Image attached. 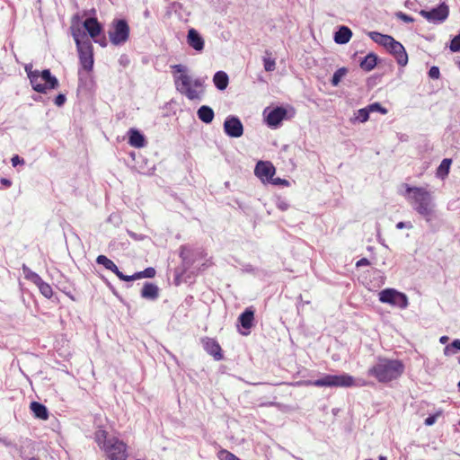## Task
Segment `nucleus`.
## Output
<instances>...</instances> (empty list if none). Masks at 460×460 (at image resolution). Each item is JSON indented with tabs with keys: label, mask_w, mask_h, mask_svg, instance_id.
Masks as SVG:
<instances>
[{
	"label": "nucleus",
	"mask_w": 460,
	"mask_h": 460,
	"mask_svg": "<svg viewBox=\"0 0 460 460\" xmlns=\"http://www.w3.org/2000/svg\"><path fill=\"white\" fill-rule=\"evenodd\" d=\"M213 83L215 86L220 91L226 89L229 83L227 74L224 71L217 72L213 76Z\"/></svg>",
	"instance_id": "23"
},
{
	"label": "nucleus",
	"mask_w": 460,
	"mask_h": 460,
	"mask_svg": "<svg viewBox=\"0 0 460 460\" xmlns=\"http://www.w3.org/2000/svg\"><path fill=\"white\" fill-rule=\"evenodd\" d=\"M128 143L134 147L140 148L145 146L146 139L137 129L131 128L128 131Z\"/></svg>",
	"instance_id": "19"
},
{
	"label": "nucleus",
	"mask_w": 460,
	"mask_h": 460,
	"mask_svg": "<svg viewBox=\"0 0 460 460\" xmlns=\"http://www.w3.org/2000/svg\"><path fill=\"white\" fill-rule=\"evenodd\" d=\"M368 36L373 40L376 43L384 46L385 49L392 42L394 38L389 35H385L376 31L368 32Z\"/></svg>",
	"instance_id": "25"
},
{
	"label": "nucleus",
	"mask_w": 460,
	"mask_h": 460,
	"mask_svg": "<svg viewBox=\"0 0 460 460\" xmlns=\"http://www.w3.org/2000/svg\"><path fill=\"white\" fill-rule=\"evenodd\" d=\"M155 270L152 267H149V268H146L145 270L143 271H139V272H137L136 273V277L138 278V279H144V278H154L155 276Z\"/></svg>",
	"instance_id": "35"
},
{
	"label": "nucleus",
	"mask_w": 460,
	"mask_h": 460,
	"mask_svg": "<svg viewBox=\"0 0 460 460\" xmlns=\"http://www.w3.org/2000/svg\"><path fill=\"white\" fill-rule=\"evenodd\" d=\"M304 384L316 387H352L367 385L365 381L356 382L352 376L346 373L341 375H323L316 380L305 381Z\"/></svg>",
	"instance_id": "5"
},
{
	"label": "nucleus",
	"mask_w": 460,
	"mask_h": 460,
	"mask_svg": "<svg viewBox=\"0 0 460 460\" xmlns=\"http://www.w3.org/2000/svg\"><path fill=\"white\" fill-rule=\"evenodd\" d=\"M436 417L435 416H429L425 420V424L428 426H431L435 423Z\"/></svg>",
	"instance_id": "48"
},
{
	"label": "nucleus",
	"mask_w": 460,
	"mask_h": 460,
	"mask_svg": "<svg viewBox=\"0 0 460 460\" xmlns=\"http://www.w3.org/2000/svg\"><path fill=\"white\" fill-rule=\"evenodd\" d=\"M11 162H12V165L13 167L17 166L18 164H24V160L22 158H21L19 155H13L11 159Z\"/></svg>",
	"instance_id": "44"
},
{
	"label": "nucleus",
	"mask_w": 460,
	"mask_h": 460,
	"mask_svg": "<svg viewBox=\"0 0 460 460\" xmlns=\"http://www.w3.org/2000/svg\"><path fill=\"white\" fill-rule=\"evenodd\" d=\"M403 370L404 365L401 360L379 358L367 370V375L374 376L380 383H387L401 376Z\"/></svg>",
	"instance_id": "3"
},
{
	"label": "nucleus",
	"mask_w": 460,
	"mask_h": 460,
	"mask_svg": "<svg viewBox=\"0 0 460 460\" xmlns=\"http://www.w3.org/2000/svg\"><path fill=\"white\" fill-rule=\"evenodd\" d=\"M84 28L87 31L92 39H95L102 31V24L96 18H87L83 22Z\"/></svg>",
	"instance_id": "18"
},
{
	"label": "nucleus",
	"mask_w": 460,
	"mask_h": 460,
	"mask_svg": "<svg viewBox=\"0 0 460 460\" xmlns=\"http://www.w3.org/2000/svg\"><path fill=\"white\" fill-rule=\"evenodd\" d=\"M187 43L195 50L200 52L204 49V40L197 30L191 28L188 31Z\"/></svg>",
	"instance_id": "17"
},
{
	"label": "nucleus",
	"mask_w": 460,
	"mask_h": 460,
	"mask_svg": "<svg viewBox=\"0 0 460 460\" xmlns=\"http://www.w3.org/2000/svg\"><path fill=\"white\" fill-rule=\"evenodd\" d=\"M411 226H411L410 223H409V224H407V223H405V222H399V223H397V225H396V228H397V229H402V228H404V227L411 228Z\"/></svg>",
	"instance_id": "47"
},
{
	"label": "nucleus",
	"mask_w": 460,
	"mask_h": 460,
	"mask_svg": "<svg viewBox=\"0 0 460 460\" xmlns=\"http://www.w3.org/2000/svg\"><path fill=\"white\" fill-rule=\"evenodd\" d=\"M72 36L75 41L76 48L83 44L90 43L91 40L87 38L85 32L80 28L72 27Z\"/></svg>",
	"instance_id": "28"
},
{
	"label": "nucleus",
	"mask_w": 460,
	"mask_h": 460,
	"mask_svg": "<svg viewBox=\"0 0 460 460\" xmlns=\"http://www.w3.org/2000/svg\"><path fill=\"white\" fill-rule=\"evenodd\" d=\"M352 37L351 30L347 26H341L334 34V41L337 44H346Z\"/></svg>",
	"instance_id": "20"
},
{
	"label": "nucleus",
	"mask_w": 460,
	"mask_h": 460,
	"mask_svg": "<svg viewBox=\"0 0 460 460\" xmlns=\"http://www.w3.org/2000/svg\"><path fill=\"white\" fill-rule=\"evenodd\" d=\"M22 273L24 275V278L27 280L31 281L33 284H35L40 292L47 298H50L53 295L52 288L49 284L46 283L42 280V279L40 277L39 274L32 271L27 265L23 264L22 267Z\"/></svg>",
	"instance_id": "9"
},
{
	"label": "nucleus",
	"mask_w": 460,
	"mask_h": 460,
	"mask_svg": "<svg viewBox=\"0 0 460 460\" xmlns=\"http://www.w3.org/2000/svg\"><path fill=\"white\" fill-rule=\"evenodd\" d=\"M367 111H369V112L378 111L384 115L388 112L387 109L381 106V104L379 102H374V103L367 105Z\"/></svg>",
	"instance_id": "37"
},
{
	"label": "nucleus",
	"mask_w": 460,
	"mask_h": 460,
	"mask_svg": "<svg viewBox=\"0 0 460 460\" xmlns=\"http://www.w3.org/2000/svg\"><path fill=\"white\" fill-rule=\"evenodd\" d=\"M241 460V459H240Z\"/></svg>",
	"instance_id": "63"
},
{
	"label": "nucleus",
	"mask_w": 460,
	"mask_h": 460,
	"mask_svg": "<svg viewBox=\"0 0 460 460\" xmlns=\"http://www.w3.org/2000/svg\"><path fill=\"white\" fill-rule=\"evenodd\" d=\"M270 181L276 185H278V184L288 185V182L287 180H282L280 178H276V179L271 178Z\"/></svg>",
	"instance_id": "45"
},
{
	"label": "nucleus",
	"mask_w": 460,
	"mask_h": 460,
	"mask_svg": "<svg viewBox=\"0 0 460 460\" xmlns=\"http://www.w3.org/2000/svg\"><path fill=\"white\" fill-rule=\"evenodd\" d=\"M378 296L380 302L401 309H405L409 305L407 296L394 288H385L379 292Z\"/></svg>",
	"instance_id": "7"
},
{
	"label": "nucleus",
	"mask_w": 460,
	"mask_h": 460,
	"mask_svg": "<svg viewBox=\"0 0 460 460\" xmlns=\"http://www.w3.org/2000/svg\"><path fill=\"white\" fill-rule=\"evenodd\" d=\"M263 63H264V69L267 72H271V71L275 70V68H276V62H275L274 59H272L270 58H264Z\"/></svg>",
	"instance_id": "39"
},
{
	"label": "nucleus",
	"mask_w": 460,
	"mask_h": 460,
	"mask_svg": "<svg viewBox=\"0 0 460 460\" xmlns=\"http://www.w3.org/2000/svg\"><path fill=\"white\" fill-rule=\"evenodd\" d=\"M458 362L460 363V358H458Z\"/></svg>",
	"instance_id": "61"
},
{
	"label": "nucleus",
	"mask_w": 460,
	"mask_h": 460,
	"mask_svg": "<svg viewBox=\"0 0 460 460\" xmlns=\"http://www.w3.org/2000/svg\"><path fill=\"white\" fill-rule=\"evenodd\" d=\"M197 115L201 121L208 124L212 122L215 114L209 106L203 105L198 110Z\"/></svg>",
	"instance_id": "26"
},
{
	"label": "nucleus",
	"mask_w": 460,
	"mask_h": 460,
	"mask_svg": "<svg viewBox=\"0 0 460 460\" xmlns=\"http://www.w3.org/2000/svg\"><path fill=\"white\" fill-rule=\"evenodd\" d=\"M0 444H3L4 446H5L7 447L13 446V442L10 439H8L6 438H2V437H0Z\"/></svg>",
	"instance_id": "46"
},
{
	"label": "nucleus",
	"mask_w": 460,
	"mask_h": 460,
	"mask_svg": "<svg viewBox=\"0 0 460 460\" xmlns=\"http://www.w3.org/2000/svg\"><path fill=\"white\" fill-rule=\"evenodd\" d=\"M460 351V340H455L451 344L447 345L444 349V354L446 356H451Z\"/></svg>",
	"instance_id": "32"
},
{
	"label": "nucleus",
	"mask_w": 460,
	"mask_h": 460,
	"mask_svg": "<svg viewBox=\"0 0 460 460\" xmlns=\"http://www.w3.org/2000/svg\"><path fill=\"white\" fill-rule=\"evenodd\" d=\"M278 208H279V209H281V210H286V209H288V205L286 202H284V201H279V202L278 203Z\"/></svg>",
	"instance_id": "50"
},
{
	"label": "nucleus",
	"mask_w": 460,
	"mask_h": 460,
	"mask_svg": "<svg viewBox=\"0 0 460 460\" xmlns=\"http://www.w3.org/2000/svg\"><path fill=\"white\" fill-rule=\"evenodd\" d=\"M206 349L208 351V353L213 355L217 359L221 358V354H220L221 348L218 345V343H217L216 341H208L206 343Z\"/></svg>",
	"instance_id": "31"
},
{
	"label": "nucleus",
	"mask_w": 460,
	"mask_h": 460,
	"mask_svg": "<svg viewBox=\"0 0 460 460\" xmlns=\"http://www.w3.org/2000/svg\"><path fill=\"white\" fill-rule=\"evenodd\" d=\"M118 278L121 280H123V279H126V275H124L121 271L119 270V269H117V271L114 272Z\"/></svg>",
	"instance_id": "53"
},
{
	"label": "nucleus",
	"mask_w": 460,
	"mask_h": 460,
	"mask_svg": "<svg viewBox=\"0 0 460 460\" xmlns=\"http://www.w3.org/2000/svg\"><path fill=\"white\" fill-rule=\"evenodd\" d=\"M31 84L34 91L45 93L49 89H56L59 84L54 75H51L49 69L41 72L38 71L30 78Z\"/></svg>",
	"instance_id": "6"
},
{
	"label": "nucleus",
	"mask_w": 460,
	"mask_h": 460,
	"mask_svg": "<svg viewBox=\"0 0 460 460\" xmlns=\"http://www.w3.org/2000/svg\"><path fill=\"white\" fill-rule=\"evenodd\" d=\"M449 49L452 52L460 51V33L452 39Z\"/></svg>",
	"instance_id": "38"
},
{
	"label": "nucleus",
	"mask_w": 460,
	"mask_h": 460,
	"mask_svg": "<svg viewBox=\"0 0 460 460\" xmlns=\"http://www.w3.org/2000/svg\"><path fill=\"white\" fill-rule=\"evenodd\" d=\"M159 296V288L153 283L146 282L141 290V296L148 300H155Z\"/></svg>",
	"instance_id": "21"
},
{
	"label": "nucleus",
	"mask_w": 460,
	"mask_h": 460,
	"mask_svg": "<svg viewBox=\"0 0 460 460\" xmlns=\"http://www.w3.org/2000/svg\"><path fill=\"white\" fill-rule=\"evenodd\" d=\"M20 457L22 460H39L34 456V447L31 441H26L20 448Z\"/></svg>",
	"instance_id": "24"
},
{
	"label": "nucleus",
	"mask_w": 460,
	"mask_h": 460,
	"mask_svg": "<svg viewBox=\"0 0 460 460\" xmlns=\"http://www.w3.org/2000/svg\"><path fill=\"white\" fill-rule=\"evenodd\" d=\"M378 460H386V457H385V456H380L378 457Z\"/></svg>",
	"instance_id": "58"
},
{
	"label": "nucleus",
	"mask_w": 460,
	"mask_h": 460,
	"mask_svg": "<svg viewBox=\"0 0 460 460\" xmlns=\"http://www.w3.org/2000/svg\"><path fill=\"white\" fill-rule=\"evenodd\" d=\"M377 63V57L374 53H369L367 55L364 59L360 62V67L369 72L375 68Z\"/></svg>",
	"instance_id": "27"
},
{
	"label": "nucleus",
	"mask_w": 460,
	"mask_h": 460,
	"mask_svg": "<svg viewBox=\"0 0 460 460\" xmlns=\"http://www.w3.org/2000/svg\"><path fill=\"white\" fill-rule=\"evenodd\" d=\"M369 264V261L367 259H361L359 260L358 262H357V266L359 267V266H363V265H368Z\"/></svg>",
	"instance_id": "51"
},
{
	"label": "nucleus",
	"mask_w": 460,
	"mask_h": 460,
	"mask_svg": "<svg viewBox=\"0 0 460 460\" xmlns=\"http://www.w3.org/2000/svg\"><path fill=\"white\" fill-rule=\"evenodd\" d=\"M403 196L414 211L427 222L436 217V203L431 191L424 187H411L408 184H403Z\"/></svg>",
	"instance_id": "2"
},
{
	"label": "nucleus",
	"mask_w": 460,
	"mask_h": 460,
	"mask_svg": "<svg viewBox=\"0 0 460 460\" xmlns=\"http://www.w3.org/2000/svg\"><path fill=\"white\" fill-rule=\"evenodd\" d=\"M395 15L398 19H400L405 22H412L414 21V19L411 16H410L402 12H398V13H396Z\"/></svg>",
	"instance_id": "40"
},
{
	"label": "nucleus",
	"mask_w": 460,
	"mask_h": 460,
	"mask_svg": "<svg viewBox=\"0 0 460 460\" xmlns=\"http://www.w3.org/2000/svg\"><path fill=\"white\" fill-rule=\"evenodd\" d=\"M386 49L394 55L400 66H404L408 63V55L404 47L399 41L394 39Z\"/></svg>",
	"instance_id": "14"
},
{
	"label": "nucleus",
	"mask_w": 460,
	"mask_h": 460,
	"mask_svg": "<svg viewBox=\"0 0 460 460\" xmlns=\"http://www.w3.org/2000/svg\"><path fill=\"white\" fill-rule=\"evenodd\" d=\"M136 279H138V278L136 277V273L131 276L126 275V279H123V280H125V281H130V280H136Z\"/></svg>",
	"instance_id": "52"
},
{
	"label": "nucleus",
	"mask_w": 460,
	"mask_h": 460,
	"mask_svg": "<svg viewBox=\"0 0 460 460\" xmlns=\"http://www.w3.org/2000/svg\"><path fill=\"white\" fill-rule=\"evenodd\" d=\"M33 66L32 64H26L25 66H24V70L25 72L27 73V75L29 77V79L31 78V75L32 76L33 75H35L39 70H33Z\"/></svg>",
	"instance_id": "43"
},
{
	"label": "nucleus",
	"mask_w": 460,
	"mask_h": 460,
	"mask_svg": "<svg viewBox=\"0 0 460 460\" xmlns=\"http://www.w3.org/2000/svg\"><path fill=\"white\" fill-rule=\"evenodd\" d=\"M224 131L230 137H240L243 134V126L240 119L228 116L224 122Z\"/></svg>",
	"instance_id": "12"
},
{
	"label": "nucleus",
	"mask_w": 460,
	"mask_h": 460,
	"mask_svg": "<svg viewBox=\"0 0 460 460\" xmlns=\"http://www.w3.org/2000/svg\"><path fill=\"white\" fill-rule=\"evenodd\" d=\"M217 456L220 460H240L235 455L226 449L220 450Z\"/></svg>",
	"instance_id": "36"
},
{
	"label": "nucleus",
	"mask_w": 460,
	"mask_h": 460,
	"mask_svg": "<svg viewBox=\"0 0 460 460\" xmlns=\"http://www.w3.org/2000/svg\"><path fill=\"white\" fill-rule=\"evenodd\" d=\"M0 181L4 187H10L12 185V181L6 178H2Z\"/></svg>",
	"instance_id": "49"
},
{
	"label": "nucleus",
	"mask_w": 460,
	"mask_h": 460,
	"mask_svg": "<svg viewBox=\"0 0 460 460\" xmlns=\"http://www.w3.org/2000/svg\"><path fill=\"white\" fill-rule=\"evenodd\" d=\"M266 123L270 128H278L287 116V110L283 107L274 109L266 108L263 111Z\"/></svg>",
	"instance_id": "10"
},
{
	"label": "nucleus",
	"mask_w": 460,
	"mask_h": 460,
	"mask_svg": "<svg viewBox=\"0 0 460 460\" xmlns=\"http://www.w3.org/2000/svg\"><path fill=\"white\" fill-rule=\"evenodd\" d=\"M456 63H457V66H458V67H459V69H460V60H459V61H457Z\"/></svg>",
	"instance_id": "59"
},
{
	"label": "nucleus",
	"mask_w": 460,
	"mask_h": 460,
	"mask_svg": "<svg viewBox=\"0 0 460 460\" xmlns=\"http://www.w3.org/2000/svg\"><path fill=\"white\" fill-rule=\"evenodd\" d=\"M66 95L63 94V93H59L56 98H55V104L58 107H61L65 102H66Z\"/></svg>",
	"instance_id": "42"
},
{
	"label": "nucleus",
	"mask_w": 460,
	"mask_h": 460,
	"mask_svg": "<svg viewBox=\"0 0 460 460\" xmlns=\"http://www.w3.org/2000/svg\"><path fill=\"white\" fill-rule=\"evenodd\" d=\"M184 248H181V254L180 256L182 258V260L184 261L186 258H185V252H184Z\"/></svg>",
	"instance_id": "56"
},
{
	"label": "nucleus",
	"mask_w": 460,
	"mask_h": 460,
	"mask_svg": "<svg viewBox=\"0 0 460 460\" xmlns=\"http://www.w3.org/2000/svg\"><path fill=\"white\" fill-rule=\"evenodd\" d=\"M429 75L432 79H438L440 75L439 68L438 66H432L429 71Z\"/></svg>",
	"instance_id": "41"
},
{
	"label": "nucleus",
	"mask_w": 460,
	"mask_h": 460,
	"mask_svg": "<svg viewBox=\"0 0 460 460\" xmlns=\"http://www.w3.org/2000/svg\"><path fill=\"white\" fill-rule=\"evenodd\" d=\"M95 42L99 43L102 47H106V45H107V42H106L105 39H103L102 40H95Z\"/></svg>",
	"instance_id": "54"
},
{
	"label": "nucleus",
	"mask_w": 460,
	"mask_h": 460,
	"mask_svg": "<svg viewBox=\"0 0 460 460\" xmlns=\"http://www.w3.org/2000/svg\"><path fill=\"white\" fill-rule=\"evenodd\" d=\"M254 172L262 181H270L275 174V168L270 162H259L256 166Z\"/></svg>",
	"instance_id": "15"
},
{
	"label": "nucleus",
	"mask_w": 460,
	"mask_h": 460,
	"mask_svg": "<svg viewBox=\"0 0 460 460\" xmlns=\"http://www.w3.org/2000/svg\"><path fill=\"white\" fill-rule=\"evenodd\" d=\"M128 234H129L131 237H133V238H135V239H137V234H136L135 233L128 231Z\"/></svg>",
	"instance_id": "57"
},
{
	"label": "nucleus",
	"mask_w": 460,
	"mask_h": 460,
	"mask_svg": "<svg viewBox=\"0 0 460 460\" xmlns=\"http://www.w3.org/2000/svg\"><path fill=\"white\" fill-rule=\"evenodd\" d=\"M459 425H460V420H459Z\"/></svg>",
	"instance_id": "62"
},
{
	"label": "nucleus",
	"mask_w": 460,
	"mask_h": 460,
	"mask_svg": "<svg viewBox=\"0 0 460 460\" xmlns=\"http://www.w3.org/2000/svg\"><path fill=\"white\" fill-rule=\"evenodd\" d=\"M30 409L38 419L46 420L49 419V411L45 405L38 402H31Z\"/></svg>",
	"instance_id": "22"
},
{
	"label": "nucleus",
	"mask_w": 460,
	"mask_h": 460,
	"mask_svg": "<svg viewBox=\"0 0 460 460\" xmlns=\"http://www.w3.org/2000/svg\"><path fill=\"white\" fill-rule=\"evenodd\" d=\"M458 387L460 388V380H459V383H458Z\"/></svg>",
	"instance_id": "60"
},
{
	"label": "nucleus",
	"mask_w": 460,
	"mask_h": 460,
	"mask_svg": "<svg viewBox=\"0 0 460 460\" xmlns=\"http://www.w3.org/2000/svg\"><path fill=\"white\" fill-rule=\"evenodd\" d=\"M173 74L175 89L190 101L201 100L205 94L206 78H193L189 68L181 64L171 66Z\"/></svg>",
	"instance_id": "1"
},
{
	"label": "nucleus",
	"mask_w": 460,
	"mask_h": 460,
	"mask_svg": "<svg viewBox=\"0 0 460 460\" xmlns=\"http://www.w3.org/2000/svg\"><path fill=\"white\" fill-rule=\"evenodd\" d=\"M369 111H367V106L366 108H363V109H359L357 113H356V116H355V120L356 121H358V122H361V123H364L366 121L368 120L369 119Z\"/></svg>",
	"instance_id": "34"
},
{
	"label": "nucleus",
	"mask_w": 460,
	"mask_h": 460,
	"mask_svg": "<svg viewBox=\"0 0 460 460\" xmlns=\"http://www.w3.org/2000/svg\"><path fill=\"white\" fill-rule=\"evenodd\" d=\"M96 262L112 272L117 271L118 267L116 264L105 255H99L96 259Z\"/></svg>",
	"instance_id": "30"
},
{
	"label": "nucleus",
	"mask_w": 460,
	"mask_h": 460,
	"mask_svg": "<svg viewBox=\"0 0 460 460\" xmlns=\"http://www.w3.org/2000/svg\"><path fill=\"white\" fill-rule=\"evenodd\" d=\"M111 42L119 46L124 44L129 37V26L125 20H114L112 30L109 31Z\"/></svg>",
	"instance_id": "8"
},
{
	"label": "nucleus",
	"mask_w": 460,
	"mask_h": 460,
	"mask_svg": "<svg viewBox=\"0 0 460 460\" xmlns=\"http://www.w3.org/2000/svg\"><path fill=\"white\" fill-rule=\"evenodd\" d=\"M79 60L82 67L90 72L93 67V52L92 42L77 47Z\"/></svg>",
	"instance_id": "11"
},
{
	"label": "nucleus",
	"mask_w": 460,
	"mask_h": 460,
	"mask_svg": "<svg viewBox=\"0 0 460 460\" xmlns=\"http://www.w3.org/2000/svg\"><path fill=\"white\" fill-rule=\"evenodd\" d=\"M348 70L345 67L339 68L335 71L332 78V84L337 86L341 79L346 75Z\"/></svg>",
	"instance_id": "33"
},
{
	"label": "nucleus",
	"mask_w": 460,
	"mask_h": 460,
	"mask_svg": "<svg viewBox=\"0 0 460 460\" xmlns=\"http://www.w3.org/2000/svg\"><path fill=\"white\" fill-rule=\"evenodd\" d=\"M98 446L111 460H125L128 456L127 445L116 437H108L104 429H98L94 434Z\"/></svg>",
	"instance_id": "4"
},
{
	"label": "nucleus",
	"mask_w": 460,
	"mask_h": 460,
	"mask_svg": "<svg viewBox=\"0 0 460 460\" xmlns=\"http://www.w3.org/2000/svg\"><path fill=\"white\" fill-rule=\"evenodd\" d=\"M448 341V337L447 336H442L440 339H439V341L443 344L447 343Z\"/></svg>",
	"instance_id": "55"
},
{
	"label": "nucleus",
	"mask_w": 460,
	"mask_h": 460,
	"mask_svg": "<svg viewBox=\"0 0 460 460\" xmlns=\"http://www.w3.org/2000/svg\"><path fill=\"white\" fill-rule=\"evenodd\" d=\"M420 13L430 22H442L448 16V8L446 4H440L430 11L421 10Z\"/></svg>",
	"instance_id": "13"
},
{
	"label": "nucleus",
	"mask_w": 460,
	"mask_h": 460,
	"mask_svg": "<svg viewBox=\"0 0 460 460\" xmlns=\"http://www.w3.org/2000/svg\"><path fill=\"white\" fill-rule=\"evenodd\" d=\"M451 164H452L451 159H449V158L443 159L441 164H439V166L437 169V173H436L437 177L445 179L449 173V169H450Z\"/></svg>",
	"instance_id": "29"
},
{
	"label": "nucleus",
	"mask_w": 460,
	"mask_h": 460,
	"mask_svg": "<svg viewBox=\"0 0 460 460\" xmlns=\"http://www.w3.org/2000/svg\"><path fill=\"white\" fill-rule=\"evenodd\" d=\"M238 322L241 326L247 330V332H241L243 335H248L250 333V329L253 325L254 322V310L252 307H247L238 317Z\"/></svg>",
	"instance_id": "16"
}]
</instances>
